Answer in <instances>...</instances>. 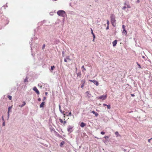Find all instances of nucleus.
I'll list each match as a JSON object with an SVG mask.
<instances>
[{
    "instance_id": "obj_1",
    "label": "nucleus",
    "mask_w": 152,
    "mask_h": 152,
    "mask_svg": "<svg viewBox=\"0 0 152 152\" xmlns=\"http://www.w3.org/2000/svg\"><path fill=\"white\" fill-rule=\"evenodd\" d=\"M110 18L111 23L112 26L114 27H115L116 20H115V16L114 14H111Z\"/></svg>"
},
{
    "instance_id": "obj_2",
    "label": "nucleus",
    "mask_w": 152,
    "mask_h": 152,
    "mask_svg": "<svg viewBox=\"0 0 152 152\" xmlns=\"http://www.w3.org/2000/svg\"><path fill=\"white\" fill-rule=\"evenodd\" d=\"M57 14L59 16H62L63 17H67L66 12L63 10H61L58 11Z\"/></svg>"
},
{
    "instance_id": "obj_3",
    "label": "nucleus",
    "mask_w": 152,
    "mask_h": 152,
    "mask_svg": "<svg viewBox=\"0 0 152 152\" xmlns=\"http://www.w3.org/2000/svg\"><path fill=\"white\" fill-rule=\"evenodd\" d=\"M107 97V95H102L101 96H100L97 97V98L98 99L105 100L106 99Z\"/></svg>"
},
{
    "instance_id": "obj_4",
    "label": "nucleus",
    "mask_w": 152,
    "mask_h": 152,
    "mask_svg": "<svg viewBox=\"0 0 152 152\" xmlns=\"http://www.w3.org/2000/svg\"><path fill=\"white\" fill-rule=\"evenodd\" d=\"M91 34H92L93 39L92 41L93 42L94 41L95 39V38L96 37L95 34H94V33L93 32V30L92 28H91Z\"/></svg>"
},
{
    "instance_id": "obj_5",
    "label": "nucleus",
    "mask_w": 152,
    "mask_h": 152,
    "mask_svg": "<svg viewBox=\"0 0 152 152\" xmlns=\"http://www.w3.org/2000/svg\"><path fill=\"white\" fill-rule=\"evenodd\" d=\"M33 90L37 94H39V92L36 87H34L33 88Z\"/></svg>"
},
{
    "instance_id": "obj_6",
    "label": "nucleus",
    "mask_w": 152,
    "mask_h": 152,
    "mask_svg": "<svg viewBox=\"0 0 152 152\" xmlns=\"http://www.w3.org/2000/svg\"><path fill=\"white\" fill-rule=\"evenodd\" d=\"M117 41H118L117 39H115L113 42L112 43L113 47H115L116 46L117 43Z\"/></svg>"
},
{
    "instance_id": "obj_7",
    "label": "nucleus",
    "mask_w": 152,
    "mask_h": 152,
    "mask_svg": "<svg viewBox=\"0 0 152 152\" xmlns=\"http://www.w3.org/2000/svg\"><path fill=\"white\" fill-rule=\"evenodd\" d=\"M73 128V127L70 126H68V128H67V131L68 132H71L72 131V129Z\"/></svg>"
},
{
    "instance_id": "obj_8",
    "label": "nucleus",
    "mask_w": 152,
    "mask_h": 152,
    "mask_svg": "<svg viewBox=\"0 0 152 152\" xmlns=\"http://www.w3.org/2000/svg\"><path fill=\"white\" fill-rule=\"evenodd\" d=\"M86 124L83 122H81L80 124V126L82 127H84L86 126Z\"/></svg>"
},
{
    "instance_id": "obj_9",
    "label": "nucleus",
    "mask_w": 152,
    "mask_h": 152,
    "mask_svg": "<svg viewBox=\"0 0 152 152\" xmlns=\"http://www.w3.org/2000/svg\"><path fill=\"white\" fill-rule=\"evenodd\" d=\"M45 102H42L41 104L40 105L39 107L40 108L43 107L45 105Z\"/></svg>"
},
{
    "instance_id": "obj_10",
    "label": "nucleus",
    "mask_w": 152,
    "mask_h": 152,
    "mask_svg": "<svg viewBox=\"0 0 152 152\" xmlns=\"http://www.w3.org/2000/svg\"><path fill=\"white\" fill-rule=\"evenodd\" d=\"M93 81H94L93 83H94V84H95L97 86H98L99 85V83L96 80H93Z\"/></svg>"
},
{
    "instance_id": "obj_11",
    "label": "nucleus",
    "mask_w": 152,
    "mask_h": 152,
    "mask_svg": "<svg viewBox=\"0 0 152 152\" xmlns=\"http://www.w3.org/2000/svg\"><path fill=\"white\" fill-rule=\"evenodd\" d=\"M127 33V32L126 29L123 30V31L122 32L123 34H124L126 36Z\"/></svg>"
},
{
    "instance_id": "obj_12",
    "label": "nucleus",
    "mask_w": 152,
    "mask_h": 152,
    "mask_svg": "<svg viewBox=\"0 0 152 152\" xmlns=\"http://www.w3.org/2000/svg\"><path fill=\"white\" fill-rule=\"evenodd\" d=\"M12 106L9 107L8 109V115H9V112H10V110H11V109H12Z\"/></svg>"
},
{
    "instance_id": "obj_13",
    "label": "nucleus",
    "mask_w": 152,
    "mask_h": 152,
    "mask_svg": "<svg viewBox=\"0 0 152 152\" xmlns=\"http://www.w3.org/2000/svg\"><path fill=\"white\" fill-rule=\"evenodd\" d=\"M92 113L93 114H94L95 115V116H98V113H96V112H95L94 111V110H93V111H92Z\"/></svg>"
},
{
    "instance_id": "obj_14",
    "label": "nucleus",
    "mask_w": 152,
    "mask_h": 152,
    "mask_svg": "<svg viewBox=\"0 0 152 152\" xmlns=\"http://www.w3.org/2000/svg\"><path fill=\"white\" fill-rule=\"evenodd\" d=\"M26 103L25 102L23 101V104L21 105H19V106L21 107H22L24 106V105H26Z\"/></svg>"
},
{
    "instance_id": "obj_15",
    "label": "nucleus",
    "mask_w": 152,
    "mask_h": 152,
    "mask_svg": "<svg viewBox=\"0 0 152 152\" xmlns=\"http://www.w3.org/2000/svg\"><path fill=\"white\" fill-rule=\"evenodd\" d=\"M55 68V66H54V65L52 66L51 67L50 69V71H52Z\"/></svg>"
},
{
    "instance_id": "obj_16",
    "label": "nucleus",
    "mask_w": 152,
    "mask_h": 152,
    "mask_svg": "<svg viewBox=\"0 0 152 152\" xmlns=\"http://www.w3.org/2000/svg\"><path fill=\"white\" fill-rule=\"evenodd\" d=\"M81 69L83 72L84 70H86V69L85 68L84 66H82Z\"/></svg>"
},
{
    "instance_id": "obj_17",
    "label": "nucleus",
    "mask_w": 152,
    "mask_h": 152,
    "mask_svg": "<svg viewBox=\"0 0 152 152\" xmlns=\"http://www.w3.org/2000/svg\"><path fill=\"white\" fill-rule=\"evenodd\" d=\"M148 142L152 145V138L148 140Z\"/></svg>"
},
{
    "instance_id": "obj_18",
    "label": "nucleus",
    "mask_w": 152,
    "mask_h": 152,
    "mask_svg": "<svg viewBox=\"0 0 152 152\" xmlns=\"http://www.w3.org/2000/svg\"><path fill=\"white\" fill-rule=\"evenodd\" d=\"M66 58L67 60L68 59V60H69V61L71 60V59L70 58L69 56H66V58Z\"/></svg>"
},
{
    "instance_id": "obj_19",
    "label": "nucleus",
    "mask_w": 152,
    "mask_h": 152,
    "mask_svg": "<svg viewBox=\"0 0 152 152\" xmlns=\"http://www.w3.org/2000/svg\"><path fill=\"white\" fill-rule=\"evenodd\" d=\"M136 64H137V65L138 66V68H141V67L140 65V64H139L137 62H136Z\"/></svg>"
},
{
    "instance_id": "obj_20",
    "label": "nucleus",
    "mask_w": 152,
    "mask_h": 152,
    "mask_svg": "<svg viewBox=\"0 0 152 152\" xmlns=\"http://www.w3.org/2000/svg\"><path fill=\"white\" fill-rule=\"evenodd\" d=\"M107 108L108 109H110L111 107H110V104L107 105Z\"/></svg>"
},
{
    "instance_id": "obj_21",
    "label": "nucleus",
    "mask_w": 152,
    "mask_h": 152,
    "mask_svg": "<svg viewBox=\"0 0 152 152\" xmlns=\"http://www.w3.org/2000/svg\"><path fill=\"white\" fill-rule=\"evenodd\" d=\"M62 56L63 57H64V54H65V52L64 51H62Z\"/></svg>"
},
{
    "instance_id": "obj_22",
    "label": "nucleus",
    "mask_w": 152,
    "mask_h": 152,
    "mask_svg": "<svg viewBox=\"0 0 152 152\" xmlns=\"http://www.w3.org/2000/svg\"><path fill=\"white\" fill-rule=\"evenodd\" d=\"M64 141H63L62 142H61L60 143V146H61L62 145H63L64 144Z\"/></svg>"
},
{
    "instance_id": "obj_23",
    "label": "nucleus",
    "mask_w": 152,
    "mask_h": 152,
    "mask_svg": "<svg viewBox=\"0 0 152 152\" xmlns=\"http://www.w3.org/2000/svg\"><path fill=\"white\" fill-rule=\"evenodd\" d=\"M59 120L60 123H63V121L60 118Z\"/></svg>"
},
{
    "instance_id": "obj_24",
    "label": "nucleus",
    "mask_w": 152,
    "mask_h": 152,
    "mask_svg": "<svg viewBox=\"0 0 152 152\" xmlns=\"http://www.w3.org/2000/svg\"><path fill=\"white\" fill-rule=\"evenodd\" d=\"M107 25L109 26V24H110V23H109V20H107Z\"/></svg>"
},
{
    "instance_id": "obj_25",
    "label": "nucleus",
    "mask_w": 152,
    "mask_h": 152,
    "mask_svg": "<svg viewBox=\"0 0 152 152\" xmlns=\"http://www.w3.org/2000/svg\"><path fill=\"white\" fill-rule=\"evenodd\" d=\"M83 84L81 86V88H82L83 87L84 84L85 83V82L84 81H83Z\"/></svg>"
},
{
    "instance_id": "obj_26",
    "label": "nucleus",
    "mask_w": 152,
    "mask_h": 152,
    "mask_svg": "<svg viewBox=\"0 0 152 152\" xmlns=\"http://www.w3.org/2000/svg\"><path fill=\"white\" fill-rule=\"evenodd\" d=\"M45 44H44L42 46V50H43L45 48Z\"/></svg>"
},
{
    "instance_id": "obj_27",
    "label": "nucleus",
    "mask_w": 152,
    "mask_h": 152,
    "mask_svg": "<svg viewBox=\"0 0 152 152\" xmlns=\"http://www.w3.org/2000/svg\"><path fill=\"white\" fill-rule=\"evenodd\" d=\"M8 98L10 100H11L12 99V96H8Z\"/></svg>"
},
{
    "instance_id": "obj_28",
    "label": "nucleus",
    "mask_w": 152,
    "mask_h": 152,
    "mask_svg": "<svg viewBox=\"0 0 152 152\" xmlns=\"http://www.w3.org/2000/svg\"><path fill=\"white\" fill-rule=\"evenodd\" d=\"M71 115H72V113H71V112H70L69 113V114H68V115H67V116H71Z\"/></svg>"
},
{
    "instance_id": "obj_29",
    "label": "nucleus",
    "mask_w": 152,
    "mask_h": 152,
    "mask_svg": "<svg viewBox=\"0 0 152 152\" xmlns=\"http://www.w3.org/2000/svg\"><path fill=\"white\" fill-rule=\"evenodd\" d=\"M126 6V7H127L128 8H131V6L129 4L127 5Z\"/></svg>"
},
{
    "instance_id": "obj_30",
    "label": "nucleus",
    "mask_w": 152,
    "mask_h": 152,
    "mask_svg": "<svg viewBox=\"0 0 152 152\" xmlns=\"http://www.w3.org/2000/svg\"><path fill=\"white\" fill-rule=\"evenodd\" d=\"M126 8V6H124L122 8V10H125V9Z\"/></svg>"
},
{
    "instance_id": "obj_31",
    "label": "nucleus",
    "mask_w": 152,
    "mask_h": 152,
    "mask_svg": "<svg viewBox=\"0 0 152 152\" xmlns=\"http://www.w3.org/2000/svg\"><path fill=\"white\" fill-rule=\"evenodd\" d=\"M125 25H122V28L123 29V30L125 29Z\"/></svg>"
},
{
    "instance_id": "obj_32",
    "label": "nucleus",
    "mask_w": 152,
    "mask_h": 152,
    "mask_svg": "<svg viewBox=\"0 0 152 152\" xmlns=\"http://www.w3.org/2000/svg\"><path fill=\"white\" fill-rule=\"evenodd\" d=\"M61 113H63V115H64V118H65V114L64 113V111H63V112L61 111Z\"/></svg>"
},
{
    "instance_id": "obj_33",
    "label": "nucleus",
    "mask_w": 152,
    "mask_h": 152,
    "mask_svg": "<svg viewBox=\"0 0 152 152\" xmlns=\"http://www.w3.org/2000/svg\"><path fill=\"white\" fill-rule=\"evenodd\" d=\"M66 123V121H65V120L64 119V121H63V124L64 125Z\"/></svg>"
},
{
    "instance_id": "obj_34",
    "label": "nucleus",
    "mask_w": 152,
    "mask_h": 152,
    "mask_svg": "<svg viewBox=\"0 0 152 152\" xmlns=\"http://www.w3.org/2000/svg\"><path fill=\"white\" fill-rule=\"evenodd\" d=\"M109 136H105L104 137V138H105V139H107V138H109Z\"/></svg>"
},
{
    "instance_id": "obj_35",
    "label": "nucleus",
    "mask_w": 152,
    "mask_h": 152,
    "mask_svg": "<svg viewBox=\"0 0 152 152\" xmlns=\"http://www.w3.org/2000/svg\"><path fill=\"white\" fill-rule=\"evenodd\" d=\"M33 39L32 38H31V42H30L29 43L30 44V45H32V40Z\"/></svg>"
},
{
    "instance_id": "obj_36",
    "label": "nucleus",
    "mask_w": 152,
    "mask_h": 152,
    "mask_svg": "<svg viewBox=\"0 0 152 152\" xmlns=\"http://www.w3.org/2000/svg\"><path fill=\"white\" fill-rule=\"evenodd\" d=\"M105 133L104 132H101V134L102 135H104L105 134Z\"/></svg>"
},
{
    "instance_id": "obj_37",
    "label": "nucleus",
    "mask_w": 152,
    "mask_h": 152,
    "mask_svg": "<svg viewBox=\"0 0 152 152\" xmlns=\"http://www.w3.org/2000/svg\"><path fill=\"white\" fill-rule=\"evenodd\" d=\"M109 29V26L107 25V26L106 27V30H108Z\"/></svg>"
},
{
    "instance_id": "obj_38",
    "label": "nucleus",
    "mask_w": 152,
    "mask_h": 152,
    "mask_svg": "<svg viewBox=\"0 0 152 152\" xmlns=\"http://www.w3.org/2000/svg\"><path fill=\"white\" fill-rule=\"evenodd\" d=\"M81 73L80 72H78L77 74V76H79V75L80 76V75H81Z\"/></svg>"
},
{
    "instance_id": "obj_39",
    "label": "nucleus",
    "mask_w": 152,
    "mask_h": 152,
    "mask_svg": "<svg viewBox=\"0 0 152 152\" xmlns=\"http://www.w3.org/2000/svg\"><path fill=\"white\" fill-rule=\"evenodd\" d=\"M7 23H6V25H7V24H8L9 23V20H7Z\"/></svg>"
},
{
    "instance_id": "obj_40",
    "label": "nucleus",
    "mask_w": 152,
    "mask_h": 152,
    "mask_svg": "<svg viewBox=\"0 0 152 152\" xmlns=\"http://www.w3.org/2000/svg\"><path fill=\"white\" fill-rule=\"evenodd\" d=\"M67 60L66 59V58H64V61L66 62H67Z\"/></svg>"
},
{
    "instance_id": "obj_41",
    "label": "nucleus",
    "mask_w": 152,
    "mask_h": 152,
    "mask_svg": "<svg viewBox=\"0 0 152 152\" xmlns=\"http://www.w3.org/2000/svg\"><path fill=\"white\" fill-rule=\"evenodd\" d=\"M115 134L116 135H118V132H115Z\"/></svg>"
},
{
    "instance_id": "obj_42",
    "label": "nucleus",
    "mask_w": 152,
    "mask_h": 152,
    "mask_svg": "<svg viewBox=\"0 0 152 152\" xmlns=\"http://www.w3.org/2000/svg\"><path fill=\"white\" fill-rule=\"evenodd\" d=\"M46 99V98L45 97H44L43 99V101H44Z\"/></svg>"
},
{
    "instance_id": "obj_43",
    "label": "nucleus",
    "mask_w": 152,
    "mask_h": 152,
    "mask_svg": "<svg viewBox=\"0 0 152 152\" xmlns=\"http://www.w3.org/2000/svg\"><path fill=\"white\" fill-rule=\"evenodd\" d=\"M65 20V17H63V20H62L63 22H64V21Z\"/></svg>"
},
{
    "instance_id": "obj_44",
    "label": "nucleus",
    "mask_w": 152,
    "mask_h": 152,
    "mask_svg": "<svg viewBox=\"0 0 152 152\" xmlns=\"http://www.w3.org/2000/svg\"><path fill=\"white\" fill-rule=\"evenodd\" d=\"M86 93L87 94L88 96V94H89V92L88 91H86Z\"/></svg>"
},
{
    "instance_id": "obj_45",
    "label": "nucleus",
    "mask_w": 152,
    "mask_h": 152,
    "mask_svg": "<svg viewBox=\"0 0 152 152\" xmlns=\"http://www.w3.org/2000/svg\"><path fill=\"white\" fill-rule=\"evenodd\" d=\"M140 2V0H137L136 2V3H139Z\"/></svg>"
},
{
    "instance_id": "obj_46",
    "label": "nucleus",
    "mask_w": 152,
    "mask_h": 152,
    "mask_svg": "<svg viewBox=\"0 0 152 152\" xmlns=\"http://www.w3.org/2000/svg\"><path fill=\"white\" fill-rule=\"evenodd\" d=\"M93 80H89V81H90V82H93Z\"/></svg>"
},
{
    "instance_id": "obj_47",
    "label": "nucleus",
    "mask_w": 152,
    "mask_h": 152,
    "mask_svg": "<svg viewBox=\"0 0 152 152\" xmlns=\"http://www.w3.org/2000/svg\"><path fill=\"white\" fill-rule=\"evenodd\" d=\"M41 99L40 98H38V101H41Z\"/></svg>"
},
{
    "instance_id": "obj_48",
    "label": "nucleus",
    "mask_w": 152,
    "mask_h": 152,
    "mask_svg": "<svg viewBox=\"0 0 152 152\" xmlns=\"http://www.w3.org/2000/svg\"><path fill=\"white\" fill-rule=\"evenodd\" d=\"M27 79H25L24 81V82H27Z\"/></svg>"
},
{
    "instance_id": "obj_49",
    "label": "nucleus",
    "mask_w": 152,
    "mask_h": 152,
    "mask_svg": "<svg viewBox=\"0 0 152 152\" xmlns=\"http://www.w3.org/2000/svg\"><path fill=\"white\" fill-rule=\"evenodd\" d=\"M103 105L104 106H107V104H103Z\"/></svg>"
},
{
    "instance_id": "obj_50",
    "label": "nucleus",
    "mask_w": 152,
    "mask_h": 152,
    "mask_svg": "<svg viewBox=\"0 0 152 152\" xmlns=\"http://www.w3.org/2000/svg\"><path fill=\"white\" fill-rule=\"evenodd\" d=\"M5 122H4L3 123V126H5Z\"/></svg>"
},
{
    "instance_id": "obj_51",
    "label": "nucleus",
    "mask_w": 152,
    "mask_h": 152,
    "mask_svg": "<svg viewBox=\"0 0 152 152\" xmlns=\"http://www.w3.org/2000/svg\"><path fill=\"white\" fill-rule=\"evenodd\" d=\"M131 95L132 96H134V94H131Z\"/></svg>"
},
{
    "instance_id": "obj_52",
    "label": "nucleus",
    "mask_w": 152,
    "mask_h": 152,
    "mask_svg": "<svg viewBox=\"0 0 152 152\" xmlns=\"http://www.w3.org/2000/svg\"><path fill=\"white\" fill-rule=\"evenodd\" d=\"M52 13H53V12H50V15H52Z\"/></svg>"
},
{
    "instance_id": "obj_53",
    "label": "nucleus",
    "mask_w": 152,
    "mask_h": 152,
    "mask_svg": "<svg viewBox=\"0 0 152 152\" xmlns=\"http://www.w3.org/2000/svg\"><path fill=\"white\" fill-rule=\"evenodd\" d=\"M52 13H53V12H50V15H52Z\"/></svg>"
},
{
    "instance_id": "obj_54",
    "label": "nucleus",
    "mask_w": 152,
    "mask_h": 152,
    "mask_svg": "<svg viewBox=\"0 0 152 152\" xmlns=\"http://www.w3.org/2000/svg\"><path fill=\"white\" fill-rule=\"evenodd\" d=\"M126 2H125V3H124V6H126Z\"/></svg>"
},
{
    "instance_id": "obj_55",
    "label": "nucleus",
    "mask_w": 152,
    "mask_h": 152,
    "mask_svg": "<svg viewBox=\"0 0 152 152\" xmlns=\"http://www.w3.org/2000/svg\"><path fill=\"white\" fill-rule=\"evenodd\" d=\"M98 0H96L95 2H98Z\"/></svg>"
},
{
    "instance_id": "obj_56",
    "label": "nucleus",
    "mask_w": 152,
    "mask_h": 152,
    "mask_svg": "<svg viewBox=\"0 0 152 152\" xmlns=\"http://www.w3.org/2000/svg\"><path fill=\"white\" fill-rule=\"evenodd\" d=\"M37 39V37L35 38V39Z\"/></svg>"
},
{
    "instance_id": "obj_57",
    "label": "nucleus",
    "mask_w": 152,
    "mask_h": 152,
    "mask_svg": "<svg viewBox=\"0 0 152 152\" xmlns=\"http://www.w3.org/2000/svg\"><path fill=\"white\" fill-rule=\"evenodd\" d=\"M2 119H3V120H4V118H3V116L2 117Z\"/></svg>"
},
{
    "instance_id": "obj_58",
    "label": "nucleus",
    "mask_w": 152,
    "mask_h": 152,
    "mask_svg": "<svg viewBox=\"0 0 152 152\" xmlns=\"http://www.w3.org/2000/svg\"><path fill=\"white\" fill-rule=\"evenodd\" d=\"M47 94V92H45V94Z\"/></svg>"
},
{
    "instance_id": "obj_59",
    "label": "nucleus",
    "mask_w": 152,
    "mask_h": 152,
    "mask_svg": "<svg viewBox=\"0 0 152 152\" xmlns=\"http://www.w3.org/2000/svg\"><path fill=\"white\" fill-rule=\"evenodd\" d=\"M56 41H58V42H59V40H56Z\"/></svg>"
},
{
    "instance_id": "obj_60",
    "label": "nucleus",
    "mask_w": 152,
    "mask_h": 152,
    "mask_svg": "<svg viewBox=\"0 0 152 152\" xmlns=\"http://www.w3.org/2000/svg\"><path fill=\"white\" fill-rule=\"evenodd\" d=\"M142 57H143V58H144L145 57H144V56H142Z\"/></svg>"
},
{
    "instance_id": "obj_61",
    "label": "nucleus",
    "mask_w": 152,
    "mask_h": 152,
    "mask_svg": "<svg viewBox=\"0 0 152 152\" xmlns=\"http://www.w3.org/2000/svg\"><path fill=\"white\" fill-rule=\"evenodd\" d=\"M70 6H71V4H70Z\"/></svg>"
},
{
    "instance_id": "obj_62",
    "label": "nucleus",
    "mask_w": 152,
    "mask_h": 152,
    "mask_svg": "<svg viewBox=\"0 0 152 152\" xmlns=\"http://www.w3.org/2000/svg\"><path fill=\"white\" fill-rule=\"evenodd\" d=\"M59 108H60V106H59Z\"/></svg>"
}]
</instances>
